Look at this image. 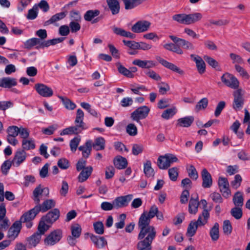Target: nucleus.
Returning <instances> with one entry per match:
<instances>
[{"mask_svg": "<svg viewBox=\"0 0 250 250\" xmlns=\"http://www.w3.org/2000/svg\"><path fill=\"white\" fill-rule=\"evenodd\" d=\"M84 113L81 109L77 111L76 117L75 121V126H69L63 129L60 133L62 136L71 134H78L83 130L86 129L85 124L83 122Z\"/></svg>", "mask_w": 250, "mask_h": 250, "instance_id": "1", "label": "nucleus"}, {"mask_svg": "<svg viewBox=\"0 0 250 250\" xmlns=\"http://www.w3.org/2000/svg\"><path fill=\"white\" fill-rule=\"evenodd\" d=\"M202 18V15L200 13H193L189 14L179 13L172 16L173 21L178 23L185 25L194 24L200 21Z\"/></svg>", "mask_w": 250, "mask_h": 250, "instance_id": "2", "label": "nucleus"}, {"mask_svg": "<svg viewBox=\"0 0 250 250\" xmlns=\"http://www.w3.org/2000/svg\"><path fill=\"white\" fill-rule=\"evenodd\" d=\"M138 228L140 232L138 235V239H146L153 242L156 236V230L153 226L150 224L138 221Z\"/></svg>", "mask_w": 250, "mask_h": 250, "instance_id": "3", "label": "nucleus"}, {"mask_svg": "<svg viewBox=\"0 0 250 250\" xmlns=\"http://www.w3.org/2000/svg\"><path fill=\"white\" fill-rule=\"evenodd\" d=\"M222 83L226 86L234 89H237L239 86L238 79L229 73H225L221 77Z\"/></svg>", "mask_w": 250, "mask_h": 250, "instance_id": "4", "label": "nucleus"}, {"mask_svg": "<svg viewBox=\"0 0 250 250\" xmlns=\"http://www.w3.org/2000/svg\"><path fill=\"white\" fill-rule=\"evenodd\" d=\"M62 237V232L60 229L51 232L44 239V244L47 246H53L58 243Z\"/></svg>", "mask_w": 250, "mask_h": 250, "instance_id": "5", "label": "nucleus"}, {"mask_svg": "<svg viewBox=\"0 0 250 250\" xmlns=\"http://www.w3.org/2000/svg\"><path fill=\"white\" fill-rule=\"evenodd\" d=\"M149 111V108L146 106H140L131 113V117L133 120L138 122L140 119L146 118Z\"/></svg>", "mask_w": 250, "mask_h": 250, "instance_id": "6", "label": "nucleus"}, {"mask_svg": "<svg viewBox=\"0 0 250 250\" xmlns=\"http://www.w3.org/2000/svg\"><path fill=\"white\" fill-rule=\"evenodd\" d=\"M234 100L233 102V108L235 110L241 109L244 105V94L241 89L235 90L233 94Z\"/></svg>", "mask_w": 250, "mask_h": 250, "instance_id": "7", "label": "nucleus"}, {"mask_svg": "<svg viewBox=\"0 0 250 250\" xmlns=\"http://www.w3.org/2000/svg\"><path fill=\"white\" fill-rule=\"evenodd\" d=\"M34 88L38 94L43 97H50L53 95L52 89L43 83H36Z\"/></svg>", "mask_w": 250, "mask_h": 250, "instance_id": "8", "label": "nucleus"}, {"mask_svg": "<svg viewBox=\"0 0 250 250\" xmlns=\"http://www.w3.org/2000/svg\"><path fill=\"white\" fill-rule=\"evenodd\" d=\"M218 185L220 191L222 193L224 197L228 198L230 195L231 192L229 188V183L226 178L222 177H219Z\"/></svg>", "mask_w": 250, "mask_h": 250, "instance_id": "9", "label": "nucleus"}, {"mask_svg": "<svg viewBox=\"0 0 250 250\" xmlns=\"http://www.w3.org/2000/svg\"><path fill=\"white\" fill-rule=\"evenodd\" d=\"M158 208L153 205L151 207L149 211H144L140 216L139 221L150 224L151 219L154 217L157 214Z\"/></svg>", "mask_w": 250, "mask_h": 250, "instance_id": "10", "label": "nucleus"}, {"mask_svg": "<svg viewBox=\"0 0 250 250\" xmlns=\"http://www.w3.org/2000/svg\"><path fill=\"white\" fill-rule=\"evenodd\" d=\"M151 23L147 21H139L136 22L131 27V30L137 33L144 32L148 30Z\"/></svg>", "mask_w": 250, "mask_h": 250, "instance_id": "11", "label": "nucleus"}, {"mask_svg": "<svg viewBox=\"0 0 250 250\" xmlns=\"http://www.w3.org/2000/svg\"><path fill=\"white\" fill-rule=\"evenodd\" d=\"M132 194H128L117 197L113 200L115 208L117 209L126 207L132 200Z\"/></svg>", "mask_w": 250, "mask_h": 250, "instance_id": "12", "label": "nucleus"}, {"mask_svg": "<svg viewBox=\"0 0 250 250\" xmlns=\"http://www.w3.org/2000/svg\"><path fill=\"white\" fill-rule=\"evenodd\" d=\"M21 229V223L20 221H15L8 231V237L14 240L19 235Z\"/></svg>", "mask_w": 250, "mask_h": 250, "instance_id": "13", "label": "nucleus"}, {"mask_svg": "<svg viewBox=\"0 0 250 250\" xmlns=\"http://www.w3.org/2000/svg\"><path fill=\"white\" fill-rule=\"evenodd\" d=\"M60 211L58 208H54L49 211L45 215L42 217L47 224L52 225L60 217Z\"/></svg>", "mask_w": 250, "mask_h": 250, "instance_id": "14", "label": "nucleus"}, {"mask_svg": "<svg viewBox=\"0 0 250 250\" xmlns=\"http://www.w3.org/2000/svg\"><path fill=\"white\" fill-rule=\"evenodd\" d=\"M157 60L162 65L170 70L176 72L181 76L185 74V72L174 64L169 62L160 57H158Z\"/></svg>", "mask_w": 250, "mask_h": 250, "instance_id": "15", "label": "nucleus"}, {"mask_svg": "<svg viewBox=\"0 0 250 250\" xmlns=\"http://www.w3.org/2000/svg\"><path fill=\"white\" fill-rule=\"evenodd\" d=\"M132 64L144 69H150L156 66V62L152 60L135 59L132 62Z\"/></svg>", "mask_w": 250, "mask_h": 250, "instance_id": "16", "label": "nucleus"}, {"mask_svg": "<svg viewBox=\"0 0 250 250\" xmlns=\"http://www.w3.org/2000/svg\"><path fill=\"white\" fill-rule=\"evenodd\" d=\"M43 192L46 194V196L49 195V191L48 188H42L41 185H39L33 190L32 199L36 204L40 202V196H41Z\"/></svg>", "mask_w": 250, "mask_h": 250, "instance_id": "17", "label": "nucleus"}, {"mask_svg": "<svg viewBox=\"0 0 250 250\" xmlns=\"http://www.w3.org/2000/svg\"><path fill=\"white\" fill-rule=\"evenodd\" d=\"M202 179V187L204 188H209L212 185V179L211 174L206 168H204L201 171Z\"/></svg>", "mask_w": 250, "mask_h": 250, "instance_id": "18", "label": "nucleus"}, {"mask_svg": "<svg viewBox=\"0 0 250 250\" xmlns=\"http://www.w3.org/2000/svg\"><path fill=\"white\" fill-rule=\"evenodd\" d=\"M56 202L54 200L47 199L45 200L42 204H40V203L37 204L36 207L37 208L39 212L40 211L44 212L54 208Z\"/></svg>", "mask_w": 250, "mask_h": 250, "instance_id": "19", "label": "nucleus"}, {"mask_svg": "<svg viewBox=\"0 0 250 250\" xmlns=\"http://www.w3.org/2000/svg\"><path fill=\"white\" fill-rule=\"evenodd\" d=\"M191 59L195 62L198 72L203 74L206 71V64L203 59L198 55H190Z\"/></svg>", "mask_w": 250, "mask_h": 250, "instance_id": "20", "label": "nucleus"}, {"mask_svg": "<svg viewBox=\"0 0 250 250\" xmlns=\"http://www.w3.org/2000/svg\"><path fill=\"white\" fill-rule=\"evenodd\" d=\"M26 157V153L24 150H18L14 156L12 160V164L15 167H19L23 163Z\"/></svg>", "mask_w": 250, "mask_h": 250, "instance_id": "21", "label": "nucleus"}, {"mask_svg": "<svg viewBox=\"0 0 250 250\" xmlns=\"http://www.w3.org/2000/svg\"><path fill=\"white\" fill-rule=\"evenodd\" d=\"M43 43L42 40H39V38H33L27 40L24 43V48L28 49H31L33 47L37 45L36 49L43 48L42 44Z\"/></svg>", "mask_w": 250, "mask_h": 250, "instance_id": "22", "label": "nucleus"}, {"mask_svg": "<svg viewBox=\"0 0 250 250\" xmlns=\"http://www.w3.org/2000/svg\"><path fill=\"white\" fill-rule=\"evenodd\" d=\"M94 245L99 249H101L107 245V242L104 237L96 236L92 234L87 233Z\"/></svg>", "mask_w": 250, "mask_h": 250, "instance_id": "23", "label": "nucleus"}, {"mask_svg": "<svg viewBox=\"0 0 250 250\" xmlns=\"http://www.w3.org/2000/svg\"><path fill=\"white\" fill-rule=\"evenodd\" d=\"M39 213L38 210L35 206L32 209L24 213L19 221H20L21 223V221H32Z\"/></svg>", "mask_w": 250, "mask_h": 250, "instance_id": "24", "label": "nucleus"}, {"mask_svg": "<svg viewBox=\"0 0 250 250\" xmlns=\"http://www.w3.org/2000/svg\"><path fill=\"white\" fill-rule=\"evenodd\" d=\"M17 84V80L14 78L4 77L0 79V86L3 88H10Z\"/></svg>", "mask_w": 250, "mask_h": 250, "instance_id": "25", "label": "nucleus"}, {"mask_svg": "<svg viewBox=\"0 0 250 250\" xmlns=\"http://www.w3.org/2000/svg\"><path fill=\"white\" fill-rule=\"evenodd\" d=\"M92 170L93 168L91 166L87 167L83 169L78 177L79 182L83 183L91 175Z\"/></svg>", "mask_w": 250, "mask_h": 250, "instance_id": "26", "label": "nucleus"}, {"mask_svg": "<svg viewBox=\"0 0 250 250\" xmlns=\"http://www.w3.org/2000/svg\"><path fill=\"white\" fill-rule=\"evenodd\" d=\"M209 217V213L207 209H204L202 214L199 216L197 220L194 222L199 227L203 226L208 223Z\"/></svg>", "mask_w": 250, "mask_h": 250, "instance_id": "27", "label": "nucleus"}, {"mask_svg": "<svg viewBox=\"0 0 250 250\" xmlns=\"http://www.w3.org/2000/svg\"><path fill=\"white\" fill-rule=\"evenodd\" d=\"M106 2L112 15H116L119 13L120 5L117 0H106Z\"/></svg>", "mask_w": 250, "mask_h": 250, "instance_id": "28", "label": "nucleus"}, {"mask_svg": "<svg viewBox=\"0 0 250 250\" xmlns=\"http://www.w3.org/2000/svg\"><path fill=\"white\" fill-rule=\"evenodd\" d=\"M136 248L137 250H151V244L152 242L149 240H146V239H138Z\"/></svg>", "mask_w": 250, "mask_h": 250, "instance_id": "29", "label": "nucleus"}, {"mask_svg": "<svg viewBox=\"0 0 250 250\" xmlns=\"http://www.w3.org/2000/svg\"><path fill=\"white\" fill-rule=\"evenodd\" d=\"M116 167L119 169L125 168L127 165V161L125 158L121 156H117L113 161Z\"/></svg>", "mask_w": 250, "mask_h": 250, "instance_id": "30", "label": "nucleus"}, {"mask_svg": "<svg viewBox=\"0 0 250 250\" xmlns=\"http://www.w3.org/2000/svg\"><path fill=\"white\" fill-rule=\"evenodd\" d=\"M194 120V117L191 116L180 118L177 121V125L181 127H188L192 125Z\"/></svg>", "mask_w": 250, "mask_h": 250, "instance_id": "31", "label": "nucleus"}, {"mask_svg": "<svg viewBox=\"0 0 250 250\" xmlns=\"http://www.w3.org/2000/svg\"><path fill=\"white\" fill-rule=\"evenodd\" d=\"M42 236L38 231L34 233L32 236L27 238L29 247H35L40 241Z\"/></svg>", "mask_w": 250, "mask_h": 250, "instance_id": "32", "label": "nucleus"}, {"mask_svg": "<svg viewBox=\"0 0 250 250\" xmlns=\"http://www.w3.org/2000/svg\"><path fill=\"white\" fill-rule=\"evenodd\" d=\"M91 142L87 141L84 146H80L79 150L82 151L83 156L85 158H87L90 154L91 151Z\"/></svg>", "mask_w": 250, "mask_h": 250, "instance_id": "33", "label": "nucleus"}, {"mask_svg": "<svg viewBox=\"0 0 250 250\" xmlns=\"http://www.w3.org/2000/svg\"><path fill=\"white\" fill-rule=\"evenodd\" d=\"M105 141L102 137H99L95 139L92 146L97 151L104 150L105 148Z\"/></svg>", "mask_w": 250, "mask_h": 250, "instance_id": "34", "label": "nucleus"}, {"mask_svg": "<svg viewBox=\"0 0 250 250\" xmlns=\"http://www.w3.org/2000/svg\"><path fill=\"white\" fill-rule=\"evenodd\" d=\"M199 206L198 197L197 196L196 199L192 197L190 198L188 205V211L191 214H195L198 210Z\"/></svg>", "mask_w": 250, "mask_h": 250, "instance_id": "35", "label": "nucleus"}, {"mask_svg": "<svg viewBox=\"0 0 250 250\" xmlns=\"http://www.w3.org/2000/svg\"><path fill=\"white\" fill-rule=\"evenodd\" d=\"M65 17V14L64 12H60L55 14L52 16L51 18L44 22V25L47 26L51 24H54L56 21L63 19Z\"/></svg>", "mask_w": 250, "mask_h": 250, "instance_id": "36", "label": "nucleus"}, {"mask_svg": "<svg viewBox=\"0 0 250 250\" xmlns=\"http://www.w3.org/2000/svg\"><path fill=\"white\" fill-rule=\"evenodd\" d=\"M100 11L98 9L89 10L87 11L83 16L85 21H91L94 18L99 15Z\"/></svg>", "mask_w": 250, "mask_h": 250, "instance_id": "37", "label": "nucleus"}, {"mask_svg": "<svg viewBox=\"0 0 250 250\" xmlns=\"http://www.w3.org/2000/svg\"><path fill=\"white\" fill-rule=\"evenodd\" d=\"M164 47L169 51L175 52L178 54H183V51L178 45L173 43H167L164 45Z\"/></svg>", "mask_w": 250, "mask_h": 250, "instance_id": "38", "label": "nucleus"}, {"mask_svg": "<svg viewBox=\"0 0 250 250\" xmlns=\"http://www.w3.org/2000/svg\"><path fill=\"white\" fill-rule=\"evenodd\" d=\"M219 224L215 223L210 230L209 235L213 241H217L219 238Z\"/></svg>", "mask_w": 250, "mask_h": 250, "instance_id": "39", "label": "nucleus"}, {"mask_svg": "<svg viewBox=\"0 0 250 250\" xmlns=\"http://www.w3.org/2000/svg\"><path fill=\"white\" fill-rule=\"evenodd\" d=\"M126 10L134 8L142 3L143 0H123Z\"/></svg>", "mask_w": 250, "mask_h": 250, "instance_id": "40", "label": "nucleus"}, {"mask_svg": "<svg viewBox=\"0 0 250 250\" xmlns=\"http://www.w3.org/2000/svg\"><path fill=\"white\" fill-rule=\"evenodd\" d=\"M51 225L47 224L46 221L45 220L42 219V218L41 220L40 221L38 227V231L39 234H40L41 235H43L45 232L49 229Z\"/></svg>", "mask_w": 250, "mask_h": 250, "instance_id": "41", "label": "nucleus"}, {"mask_svg": "<svg viewBox=\"0 0 250 250\" xmlns=\"http://www.w3.org/2000/svg\"><path fill=\"white\" fill-rule=\"evenodd\" d=\"M22 150L24 151L34 149L35 148L34 140L32 139H23L22 141Z\"/></svg>", "mask_w": 250, "mask_h": 250, "instance_id": "42", "label": "nucleus"}, {"mask_svg": "<svg viewBox=\"0 0 250 250\" xmlns=\"http://www.w3.org/2000/svg\"><path fill=\"white\" fill-rule=\"evenodd\" d=\"M198 227L194 221H191L188 227L187 235L189 237L193 236L195 234Z\"/></svg>", "mask_w": 250, "mask_h": 250, "instance_id": "43", "label": "nucleus"}, {"mask_svg": "<svg viewBox=\"0 0 250 250\" xmlns=\"http://www.w3.org/2000/svg\"><path fill=\"white\" fill-rule=\"evenodd\" d=\"M144 172L148 177L154 175V171L151 167V163L150 161L148 160L144 164Z\"/></svg>", "mask_w": 250, "mask_h": 250, "instance_id": "44", "label": "nucleus"}, {"mask_svg": "<svg viewBox=\"0 0 250 250\" xmlns=\"http://www.w3.org/2000/svg\"><path fill=\"white\" fill-rule=\"evenodd\" d=\"M244 199L242 193L237 191L233 196V202L236 207H242L243 205Z\"/></svg>", "mask_w": 250, "mask_h": 250, "instance_id": "45", "label": "nucleus"}, {"mask_svg": "<svg viewBox=\"0 0 250 250\" xmlns=\"http://www.w3.org/2000/svg\"><path fill=\"white\" fill-rule=\"evenodd\" d=\"M59 98L61 100L64 106L67 109L73 110L75 108L76 106V104L69 99L62 96H59Z\"/></svg>", "mask_w": 250, "mask_h": 250, "instance_id": "46", "label": "nucleus"}, {"mask_svg": "<svg viewBox=\"0 0 250 250\" xmlns=\"http://www.w3.org/2000/svg\"><path fill=\"white\" fill-rule=\"evenodd\" d=\"M116 65L120 73L128 78L133 77L134 75L133 73H132L129 70L122 65L120 63H117Z\"/></svg>", "mask_w": 250, "mask_h": 250, "instance_id": "47", "label": "nucleus"}, {"mask_svg": "<svg viewBox=\"0 0 250 250\" xmlns=\"http://www.w3.org/2000/svg\"><path fill=\"white\" fill-rule=\"evenodd\" d=\"M187 170L188 173V176L193 180H197L198 178V174L193 165H189L187 167Z\"/></svg>", "mask_w": 250, "mask_h": 250, "instance_id": "48", "label": "nucleus"}, {"mask_svg": "<svg viewBox=\"0 0 250 250\" xmlns=\"http://www.w3.org/2000/svg\"><path fill=\"white\" fill-rule=\"evenodd\" d=\"M177 112V109L175 107L165 110L162 113L161 117L166 120L173 117Z\"/></svg>", "mask_w": 250, "mask_h": 250, "instance_id": "49", "label": "nucleus"}, {"mask_svg": "<svg viewBox=\"0 0 250 250\" xmlns=\"http://www.w3.org/2000/svg\"><path fill=\"white\" fill-rule=\"evenodd\" d=\"M71 234L75 238H78L82 232V228L78 224H75L71 227Z\"/></svg>", "mask_w": 250, "mask_h": 250, "instance_id": "50", "label": "nucleus"}, {"mask_svg": "<svg viewBox=\"0 0 250 250\" xmlns=\"http://www.w3.org/2000/svg\"><path fill=\"white\" fill-rule=\"evenodd\" d=\"M157 165L160 169H166L169 167L167 160L165 158V155L159 157L157 160Z\"/></svg>", "mask_w": 250, "mask_h": 250, "instance_id": "51", "label": "nucleus"}, {"mask_svg": "<svg viewBox=\"0 0 250 250\" xmlns=\"http://www.w3.org/2000/svg\"><path fill=\"white\" fill-rule=\"evenodd\" d=\"M38 6L36 5L33 6L32 9L29 10L27 15L26 16L27 19L28 20H34L38 16Z\"/></svg>", "mask_w": 250, "mask_h": 250, "instance_id": "52", "label": "nucleus"}, {"mask_svg": "<svg viewBox=\"0 0 250 250\" xmlns=\"http://www.w3.org/2000/svg\"><path fill=\"white\" fill-rule=\"evenodd\" d=\"M241 208L236 207L231 208L230 210L231 215L236 219H240L242 216L243 212Z\"/></svg>", "mask_w": 250, "mask_h": 250, "instance_id": "53", "label": "nucleus"}, {"mask_svg": "<svg viewBox=\"0 0 250 250\" xmlns=\"http://www.w3.org/2000/svg\"><path fill=\"white\" fill-rule=\"evenodd\" d=\"M178 170V168L177 167H173L169 169L168 175L171 181H176L177 180L179 175Z\"/></svg>", "mask_w": 250, "mask_h": 250, "instance_id": "54", "label": "nucleus"}, {"mask_svg": "<svg viewBox=\"0 0 250 250\" xmlns=\"http://www.w3.org/2000/svg\"><path fill=\"white\" fill-rule=\"evenodd\" d=\"M208 104V100L207 98H204L200 100L195 106L197 111L204 109L207 107Z\"/></svg>", "mask_w": 250, "mask_h": 250, "instance_id": "55", "label": "nucleus"}, {"mask_svg": "<svg viewBox=\"0 0 250 250\" xmlns=\"http://www.w3.org/2000/svg\"><path fill=\"white\" fill-rule=\"evenodd\" d=\"M223 229L224 233L228 235L231 233L232 228L229 220H226L224 221Z\"/></svg>", "mask_w": 250, "mask_h": 250, "instance_id": "56", "label": "nucleus"}, {"mask_svg": "<svg viewBox=\"0 0 250 250\" xmlns=\"http://www.w3.org/2000/svg\"><path fill=\"white\" fill-rule=\"evenodd\" d=\"M95 232L98 234H103L104 232V226L102 222H97L93 224Z\"/></svg>", "mask_w": 250, "mask_h": 250, "instance_id": "57", "label": "nucleus"}, {"mask_svg": "<svg viewBox=\"0 0 250 250\" xmlns=\"http://www.w3.org/2000/svg\"><path fill=\"white\" fill-rule=\"evenodd\" d=\"M123 42L125 45L129 47L131 50L138 49L139 47V42H136L134 41H126L124 40Z\"/></svg>", "mask_w": 250, "mask_h": 250, "instance_id": "58", "label": "nucleus"}, {"mask_svg": "<svg viewBox=\"0 0 250 250\" xmlns=\"http://www.w3.org/2000/svg\"><path fill=\"white\" fill-rule=\"evenodd\" d=\"M57 165L62 169H67L70 167L69 161L65 158H61L59 160Z\"/></svg>", "mask_w": 250, "mask_h": 250, "instance_id": "59", "label": "nucleus"}, {"mask_svg": "<svg viewBox=\"0 0 250 250\" xmlns=\"http://www.w3.org/2000/svg\"><path fill=\"white\" fill-rule=\"evenodd\" d=\"M12 164V161L7 160L4 162L0 167V170L4 175H6Z\"/></svg>", "mask_w": 250, "mask_h": 250, "instance_id": "60", "label": "nucleus"}, {"mask_svg": "<svg viewBox=\"0 0 250 250\" xmlns=\"http://www.w3.org/2000/svg\"><path fill=\"white\" fill-rule=\"evenodd\" d=\"M19 127L15 125L9 126L7 129V136L16 137L18 135Z\"/></svg>", "mask_w": 250, "mask_h": 250, "instance_id": "61", "label": "nucleus"}, {"mask_svg": "<svg viewBox=\"0 0 250 250\" xmlns=\"http://www.w3.org/2000/svg\"><path fill=\"white\" fill-rule=\"evenodd\" d=\"M242 178L240 175L236 174L235 176L234 180L231 182V185L234 189L238 188L241 185Z\"/></svg>", "mask_w": 250, "mask_h": 250, "instance_id": "62", "label": "nucleus"}, {"mask_svg": "<svg viewBox=\"0 0 250 250\" xmlns=\"http://www.w3.org/2000/svg\"><path fill=\"white\" fill-rule=\"evenodd\" d=\"M81 139L79 137H76L72 139L70 142V147L72 152H75L77 147L80 143Z\"/></svg>", "mask_w": 250, "mask_h": 250, "instance_id": "63", "label": "nucleus"}, {"mask_svg": "<svg viewBox=\"0 0 250 250\" xmlns=\"http://www.w3.org/2000/svg\"><path fill=\"white\" fill-rule=\"evenodd\" d=\"M126 130L127 133L130 136H135L137 134V128L133 124H128Z\"/></svg>", "mask_w": 250, "mask_h": 250, "instance_id": "64", "label": "nucleus"}]
</instances>
